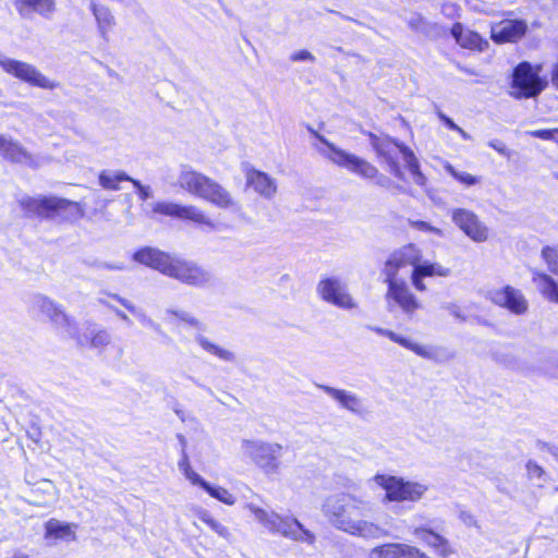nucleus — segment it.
<instances>
[{
  "instance_id": "60",
  "label": "nucleus",
  "mask_w": 558,
  "mask_h": 558,
  "mask_svg": "<svg viewBox=\"0 0 558 558\" xmlns=\"http://www.w3.org/2000/svg\"><path fill=\"white\" fill-rule=\"evenodd\" d=\"M547 450L550 454H553L558 460V447L548 446Z\"/></svg>"
},
{
  "instance_id": "55",
  "label": "nucleus",
  "mask_w": 558,
  "mask_h": 558,
  "mask_svg": "<svg viewBox=\"0 0 558 558\" xmlns=\"http://www.w3.org/2000/svg\"><path fill=\"white\" fill-rule=\"evenodd\" d=\"M550 81L553 86L558 90V62L554 63L551 66Z\"/></svg>"
},
{
  "instance_id": "5",
  "label": "nucleus",
  "mask_w": 558,
  "mask_h": 558,
  "mask_svg": "<svg viewBox=\"0 0 558 558\" xmlns=\"http://www.w3.org/2000/svg\"><path fill=\"white\" fill-rule=\"evenodd\" d=\"M19 204L27 216L60 218L66 221H74L84 216V209L80 203L57 196H23L19 199Z\"/></svg>"
},
{
  "instance_id": "38",
  "label": "nucleus",
  "mask_w": 558,
  "mask_h": 558,
  "mask_svg": "<svg viewBox=\"0 0 558 558\" xmlns=\"http://www.w3.org/2000/svg\"><path fill=\"white\" fill-rule=\"evenodd\" d=\"M542 257L546 262L549 271L558 276V253L556 248L549 246L544 247L542 250Z\"/></svg>"
},
{
  "instance_id": "27",
  "label": "nucleus",
  "mask_w": 558,
  "mask_h": 558,
  "mask_svg": "<svg viewBox=\"0 0 558 558\" xmlns=\"http://www.w3.org/2000/svg\"><path fill=\"white\" fill-rule=\"evenodd\" d=\"M413 535L425 543L427 546L432 547L437 554L442 557L449 556L452 554V548L449 542L438 533L426 529V527H414Z\"/></svg>"
},
{
  "instance_id": "51",
  "label": "nucleus",
  "mask_w": 558,
  "mask_h": 558,
  "mask_svg": "<svg viewBox=\"0 0 558 558\" xmlns=\"http://www.w3.org/2000/svg\"><path fill=\"white\" fill-rule=\"evenodd\" d=\"M105 295H107L109 299H112V300L117 301L118 303H120L129 312L134 306V304L131 301L126 300L125 298H123L117 293L106 292Z\"/></svg>"
},
{
  "instance_id": "34",
  "label": "nucleus",
  "mask_w": 558,
  "mask_h": 558,
  "mask_svg": "<svg viewBox=\"0 0 558 558\" xmlns=\"http://www.w3.org/2000/svg\"><path fill=\"white\" fill-rule=\"evenodd\" d=\"M131 180L132 178L121 170H102L98 177L99 185L109 191H118L121 182Z\"/></svg>"
},
{
  "instance_id": "53",
  "label": "nucleus",
  "mask_w": 558,
  "mask_h": 558,
  "mask_svg": "<svg viewBox=\"0 0 558 558\" xmlns=\"http://www.w3.org/2000/svg\"><path fill=\"white\" fill-rule=\"evenodd\" d=\"M488 145L492 148H494L496 151H498L500 155L507 156V157L509 156V150L502 142H500L498 140H494V141H490L488 143Z\"/></svg>"
},
{
  "instance_id": "18",
  "label": "nucleus",
  "mask_w": 558,
  "mask_h": 558,
  "mask_svg": "<svg viewBox=\"0 0 558 558\" xmlns=\"http://www.w3.org/2000/svg\"><path fill=\"white\" fill-rule=\"evenodd\" d=\"M488 295L494 304L506 307L517 315L524 314L527 311V301L523 293L511 286L489 291Z\"/></svg>"
},
{
  "instance_id": "32",
  "label": "nucleus",
  "mask_w": 558,
  "mask_h": 558,
  "mask_svg": "<svg viewBox=\"0 0 558 558\" xmlns=\"http://www.w3.org/2000/svg\"><path fill=\"white\" fill-rule=\"evenodd\" d=\"M195 341L205 352L215 355L223 362L234 363L236 361V355L233 351L214 343L202 333L195 336Z\"/></svg>"
},
{
  "instance_id": "11",
  "label": "nucleus",
  "mask_w": 558,
  "mask_h": 558,
  "mask_svg": "<svg viewBox=\"0 0 558 558\" xmlns=\"http://www.w3.org/2000/svg\"><path fill=\"white\" fill-rule=\"evenodd\" d=\"M0 68L8 74L36 87L52 90L59 86V83L49 80L33 64L11 59L2 52H0Z\"/></svg>"
},
{
  "instance_id": "2",
  "label": "nucleus",
  "mask_w": 558,
  "mask_h": 558,
  "mask_svg": "<svg viewBox=\"0 0 558 558\" xmlns=\"http://www.w3.org/2000/svg\"><path fill=\"white\" fill-rule=\"evenodd\" d=\"M421 258L420 251L413 244L403 246L393 252L386 260L381 270L385 276V282L391 283V281H400L397 279L398 271L405 266H413L411 281L417 291L426 290V286L423 282L424 277H448L450 275L449 268L439 264L421 263Z\"/></svg>"
},
{
  "instance_id": "57",
  "label": "nucleus",
  "mask_w": 558,
  "mask_h": 558,
  "mask_svg": "<svg viewBox=\"0 0 558 558\" xmlns=\"http://www.w3.org/2000/svg\"><path fill=\"white\" fill-rule=\"evenodd\" d=\"M376 333L378 335H381V336H385L387 338H389V335H391V330H388V329H384V328H380V327H373L372 328Z\"/></svg>"
},
{
  "instance_id": "47",
  "label": "nucleus",
  "mask_w": 558,
  "mask_h": 558,
  "mask_svg": "<svg viewBox=\"0 0 558 558\" xmlns=\"http://www.w3.org/2000/svg\"><path fill=\"white\" fill-rule=\"evenodd\" d=\"M389 339L396 343H399L403 348H407V349L413 351V352H414L415 347H421V344L414 343L411 340L407 339L405 337H402L393 331L391 332V335H389Z\"/></svg>"
},
{
  "instance_id": "46",
  "label": "nucleus",
  "mask_w": 558,
  "mask_h": 558,
  "mask_svg": "<svg viewBox=\"0 0 558 558\" xmlns=\"http://www.w3.org/2000/svg\"><path fill=\"white\" fill-rule=\"evenodd\" d=\"M410 223L416 230L424 231V232H432L437 235H442V231L439 228H436V227L429 225L428 222H425L422 220H412V221H410Z\"/></svg>"
},
{
  "instance_id": "29",
  "label": "nucleus",
  "mask_w": 558,
  "mask_h": 558,
  "mask_svg": "<svg viewBox=\"0 0 558 558\" xmlns=\"http://www.w3.org/2000/svg\"><path fill=\"white\" fill-rule=\"evenodd\" d=\"M45 527V539L48 545H56L58 541H72L75 538V533L71 525L57 519L47 521Z\"/></svg>"
},
{
  "instance_id": "13",
  "label": "nucleus",
  "mask_w": 558,
  "mask_h": 558,
  "mask_svg": "<svg viewBox=\"0 0 558 558\" xmlns=\"http://www.w3.org/2000/svg\"><path fill=\"white\" fill-rule=\"evenodd\" d=\"M318 296L342 310H353L357 303L348 291V286L337 277L322 279L316 288Z\"/></svg>"
},
{
  "instance_id": "10",
  "label": "nucleus",
  "mask_w": 558,
  "mask_h": 558,
  "mask_svg": "<svg viewBox=\"0 0 558 558\" xmlns=\"http://www.w3.org/2000/svg\"><path fill=\"white\" fill-rule=\"evenodd\" d=\"M547 86V81L539 77L538 70L534 71L527 62L520 63L513 71L511 96L514 98H533Z\"/></svg>"
},
{
  "instance_id": "45",
  "label": "nucleus",
  "mask_w": 558,
  "mask_h": 558,
  "mask_svg": "<svg viewBox=\"0 0 558 558\" xmlns=\"http://www.w3.org/2000/svg\"><path fill=\"white\" fill-rule=\"evenodd\" d=\"M134 187L136 189L137 191V194H138V197L142 199V201H146L148 198H151L153 197V191L150 189V186L148 185H143L141 183V181L138 180H135L132 178V180L130 181Z\"/></svg>"
},
{
  "instance_id": "58",
  "label": "nucleus",
  "mask_w": 558,
  "mask_h": 558,
  "mask_svg": "<svg viewBox=\"0 0 558 558\" xmlns=\"http://www.w3.org/2000/svg\"><path fill=\"white\" fill-rule=\"evenodd\" d=\"M462 519H463L464 523L468 525H472V524L476 523L475 519L471 514L462 513Z\"/></svg>"
},
{
  "instance_id": "63",
  "label": "nucleus",
  "mask_w": 558,
  "mask_h": 558,
  "mask_svg": "<svg viewBox=\"0 0 558 558\" xmlns=\"http://www.w3.org/2000/svg\"><path fill=\"white\" fill-rule=\"evenodd\" d=\"M187 379H189L190 381H192L194 385L198 386V387H204V386L201 384V381H199L197 378L193 377V376H187Z\"/></svg>"
},
{
  "instance_id": "59",
  "label": "nucleus",
  "mask_w": 558,
  "mask_h": 558,
  "mask_svg": "<svg viewBox=\"0 0 558 558\" xmlns=\"http://www.w3.org/2000/svg\"><path fill=\"white\" fill-rule=\"evenodd\" d=\"M454 131L458 132L461 135V137L465 141L471 138V136L464 130H462L459 125H458V129H456Z\"/></svg>"
},
{
  "instance_id": "3",
  "label": "nucleus",
  "mask_w": 558,
  "mask_h": 558,
  "mask_svg": "<svg viewBox=\"0 0 558 558\" xmlns=\"http://www.w3.org/2000/svg\"><path fill=\"white\" fill-rule=\"evenodd\" d=\"M369 142L377 157L388 166V170L398 179L403 180L404 173L399 165L398 157L402 156L405 167L413 177L415 184L425 185L426 178L420 170V163L414 153L403 143L387 136L368 134Z\"/></svg>"
},
{
  "instance_id": "28",
  "label": "nucleus",
  "mask_w": 558,
  "mask_h": 558,
  "mask_svg": "<svg viewBox=\"0 0 558 558\" xmlns=\"http://www.w3.org/2000/svg\"><path fill=\"white\" fill-rule=\"evenodd\" d=\"M57 500V490L53 483L49 480H41L32 489L27 502L37 507H50Z\"/></svg>"
},
{
  "instance_id": "56",
  "label": "nucleus",
  "mask_w": 558,
  "mask_h": 558,
  "mask_svg": "<svg viewBox=\"0 0 558 558\" xmlns=\"http://www.w3.org/2000/svg\"><path fill=\"white\" fill-rule=\"evenodd\" d=\"M438 117L450 130L454 131L458 129V125L453 122V120L447 117L445 113L438 112Z\"/></svg>"
},
{
  "instance_id": "52",
  "label": "nucleus",
  "mask_w": 558,
  "mask_h": 558,
  "mask_svg": "<svg viewBox=\"0 0 558 558\" xmlns=\"http://www.w3.org/2000/svg\"><path fill=\"white\" fill-rule=\"evenodd\" d=\"M179 470L182 472V474L191 469L189 456L186 453V449H181V459L178 462Z\"/></svg>"
},
{
  "instance_id": "62",
  "label": "nucleus",
  "mask_w": 558,
  "mask_h": 558,
  "mask_svg": "<svg viewBox=\"0 0 558 558\" xmlns=\"http://www.w3.org/2000/svg\"><path fill=\"white\" fill-rule=\"evenodd\" d=\"M449 310H450V313H451L452 315H454V316H456V317H458V318H461V315H460V313H459V310H458V307H457L456 305H451V306L449 307Z\"/></svg>"
},
{
  "instance_id": "54",
  "label": "nucleus",
  "mask_w": 558,
  "mask_h": 558,
  "mask_svg": "<svg viewBox=\"0 0 558 558\" xmlns=\"http://www.w3.org/2000/svg\"><path fill=\"white\" fill-rule=\"evenodd\" d=\"M97 267L100 268V269H108V270H124L125 269V266L122 263H107V262H104V263H99L97 265Z\"/></svg>"
},
{
  "instance_id": "36",
  "label": "nucleus",
  "mask_w": 558,
  "mask_h": 558,
  "mask_svg": "<svg viewBox=\"0 0 558 558\" xmlns=\"http://www.w3.org/2000/svg\"><path fill=\"white\" fill-rule=\"evenodd\" d=\"M196 515L218 536L225 539L230 537L228 527L225 526L220 521L216 520L207 510L198 508L196 509Z\"/></svg>"
},
{
  "instance_id": "42",
  "label": "nucleus",
  "mask_w": 558,
  "mask_h": 558,
  "mask_svg": "<svg viewBox=\"0 0 558 558\" xmlns=\"http://www.w3.org/2000/svg\"><path fill=\"white\" fill-rule=\"evenodd\" d=\"M98 302H99V304L106 306L108 310L113 312L128 326L132 325V320L130 319V317L123 311H121L120 308H118L117 306L111 304L109 300H107L105 298H99Z\"/></svg>"
},
{
  "instance_id": "43",
  "label": "nucleus",
  "mask_w": 558,
  "mask_h": 558,
  "mask_svg": "<svg viewBox=\"0 0 558 558\" xmlns=\"http://www.w3.org/2000/svg\"><path fill=\"white\" fill-rule=\"evenodd\" d=\"M527 134L533 136V137H536V138H541V140H545V141H556V142H558V130L557 129H553V130H534V131H529Z\"/></svg>"
},
{
  "instance_id": "44",
  "label": "nucleus",
  "mask_w": 558,
  "mask_h": 558,
  "mask_svg": "<svg viewBox=\"0 0 558 558\" xmlns=\"http://www.w3.org/2000/svg\"><path fill=\"white\" fill-rule=\"evenodd\" d=\"M185 478L195 486H199L203 489L207 486L208 482L205 481L198 473H196L192 468L183 473Z\"/></svg>"
},
{
  "instance_id": "37",
  "label": "nucleus",
  "mask_w": 558,
  "mask_h": 558,
  "mask_svg": "<svg viewBox=\"0 0 558 558\" xmlns=\"http://www.w3.org/2000/svg\"><path fill=\"white\" fill-rule=\"evenodd\" d=\"M210 497L221 501L225 505L232 506L235 504L236 498L226 488L220 486H214L210 483L204 488Z\"/></svg>"
},
{
  "instance_id": "21",
  "label": "nucleus",
  "mask_w": 558,
  "mask_h": 558,
  "mask_svg": "<svg viewBox=\"0 0 558 558\" xmlns=\"http://www.w3.org/2000/svg\"><path fill=\"white\" fill-rule=\"evenodd\" d=\"M13 7L24 20H33L35 15L49 20L57 11V0H13Z\"/></svg>"
},
{
  "instance_id": "20",
  "label": "nucleus",
  "mask_w": 558,
  "mask_h": 558,
  "mask_svg": "<svg viewBox=\"0 0 558 558\" xmlns=\"http://www.w3.org/2000/svg\"><path fill=\"white\" fill-rule=\"evenodd\" d=\"M526 31L527 24L523 20H504L492 25L490 38L497 44L515 43Z\"/></svg>"
},
{
  "instance_id": "31",
  "label": "nucleus",
  "mask_w": 558,
  "mask_h": 558,
  "mask_svg": "<svg viewBox=\"0 0 558 558\" xmlns=\"http://www.w3.org/2000/svg\"><path fill=\"white\" fill-rule=\"evenodd\" d=\"M77 342L83 347L104 349L110 344L111 335L105 328H87L86 331L77 338Z\"/></svg>"
},
{
  "instance_id": "50",
  "label": "nucleus",
  "mask_w": 558,
  "mask_h": 558,
  "mask_svg": "<svg viewBox=\"0 0 558 558\" xmlns=\"http://www.w3.org/2000/svg\"><path fill=\"white\" fill-rule=\"evenodd\" d=\"M425 24V21L423 19L422 15L420 14H413L409 20H408V25L414 29V31H421L423 28Z\"/></svg>"
},
{
  "instance_id": "15",
  "label": "nucleus",
  "mask_w": 558,
  "mask_h": 558,
  "mask_svg": "<svg viewBox=\"0 0 558 558\" xmlns=\"http://www.w3.org/2000/svg\"><path fill=\"white\" fill-rule=\"evenodd\" d=\"M451 219L453 223L472 241L482 243L488 239V228L472 210L454 208L451 210Z\"/></svg>"
},
{
  "instance_id": "17",
  "label": "nucleus",
  "mask_w": 558,
  "mask_h": 558,
  "mask_svg": "<svg viewBox=\"0 0 558 558\" xmlns=\"http://www.w3.org/2000/svg\"><path fill=\"white\" fill-rule=\"evenodd\" d=\"M0 156L12 163L37 168L39 162L19 141L7 134H0Z\"/></svg>"
},
{
  "instance_id": "25",
  "label": "nucleus",
  "mask_w": 558,
  "mask_h": 558,
  "mask_svg": "<svg viewBox=\"0 0 558 558\" xmlns=\"http://www.w3.org/2000/svg\"><path fill=\"white\" fill-rule=\"evenodd\" d=\"M246 185L259 196L271 199L277 193V182L266 172L248 168L245 172Z\"/></svg>"
},
{
  "instance_id": "41",
  "label": "nucleus",
  "mask_w": 558,
  "mask_h": 558,
  "mask_svg": "<svg viewBox=\"0 0 558 558\" xmlns=\"http://www.w3.org/2000/svg\"><path fill=\"white\" fill-rule=\"evenodd\" d=\"M130 313H132L143 325L148 326V327L155 329L156 331L159 330V325H157L153 319H150L146 315V313L143 310H141L140 307L134 305L131 308Z\"/></svg>"
},
{
  "instance_id": "26",
  "label": "nucleus",
  "mask_w": 558,
  "mask_h": 558,
  "mask_svg": "<svg viewBox=\"0 0 558 558\" xmlns=\"http://www.w3.org/2000/svg\"><path fill=\"white\" fill-rule=\"evenodd\" d=\"M451 35L456 43L465 49L484 51L488 47V41L480 34L465 28L461 23H454L451 27Z\"/></svg>"
},
{
  "instance_id": "9",
  "label": "nucleus",
  "mask_w": 558,
  "mask_h": 558,
  "mask_svg": "<svg viewBox=\"0 0 558 558\" xmlns=\"http://www.w3.org/2000/svg\"><path fill=\"white\" fill-rule=\"evenodd\" d=\"M241 451L267 474H275L280 466L282 447L276 442L259 439H243Z\"/></svg>"
},
{
  "instance_id": "35",
  "label": "nucleus",
  "mask_w": 558,
  "mask_h": 558,
  "mask_svg": "<svg viewBox=\"0 0 558 558\" xmlns=\"http://www.w3.org/2000/svg\"><path fill=\"white\" fill-rule=\"evenodd\" d=\"M414 353L437 363H444L453 357V354L444 348L423 344H421V347H415Z\"/></svg>"
},
{
  "instance_id": "40",
  "label": "nucleus",
  "mask_w": 558,
  "mask_h": 558,
  "mask_svg": "<svg viewBox=\"0 0 558 558\" xmlns=\"http://www.w3.org/2000/svg\"><path fill=\"white\" fill-rule=\"evenodd\" d=\"M168 313L175 316L177 318L186 323L190 326H193L199 330L204 329V325L189 312L178 311V310H169Z\"/></svg>"
},
{
  "instance_id": "22",
  "label": "nucleus",
  "mask_w": 558,
  "mask_h": 558,
  "mask_svg": "<svg viewBox=\"0 0 558 558\" xmlns=\"http://www.w3.org/2000/svg\"><path fill=\"white\" fill-rule=\"evenodd\" d=\"M387 284V299L392 300L404 314L412 316L421 307L420 302L410 291L404 280L391 281Z\"/></svg>"
},
{
  "instance_id": "49",
  "label": "nucleus",
  "mask_w": 558,
  "mask_h": 558,
  "mask_svg": "<svg viewBox=\"0 0 558 558\" xmlns=\"http://www.w3.org/2000/svg\"><path fill=\"white\" fill-rule=\"evenodd\" d=\"M526 470H527L530 477L541 478L544 474L543 468L533 461H529L526 463Z\"/></svg>"
},
{
  "instance_id": "12",
  "label": "nucleus",
  "mask_w": 558,
  "mask_h": 558,
  "mask_svg": "<svg viewBox=\"0 0 558 558\" xmlns=\"http://www.w3.org/2000/svg\"><path fill=\"white\" fill-rule=\"evenodd\" d=\"M167 276L190 287L202 288L211 282L213 276L195 262L173 256Z\"/></svg>"
},
{
  "instance_id": "1",
  "label": "nucleus",
  "mask_w": 558,
  "mask_h": 558,
  "mask_svg": "<svg viewBox=\"0 0 558 558\" xmlns=\"http://www.w3.org/2000/svg\"><path fill=\"white\" fill-rule=\"evenodd\" d=\"M369 509V501L345 493L327 497L322 506L323 513L337 530L363 538L381 537L383 527L362 519Z\"/></svg>"
},
{
  "instance_id": "23",
  "label": "nucleus",
  "mask_w": 558,
  "mask_h": 558,
  "mask_svg": "<svg viewBox=\"0 0 558 558\" xmlns=\"http://www.w3.org/2000/svg\"><path fill=\"white\" fill-rule=\"evenodd\" d=\"M173 256L154 247H144L135 252L133 258L167 276Z\"/></svg>"
},
{
  "instance_id": "24",
  "label": "nucleus",
  "mask_w": 558,
  "mask_h": 558,
  "mask_svg": "<svg viewBox=\"0 0 558 558\" xmlns=\"http://www.w3.org/2000/svg\"><path fill=\"white\" fill-rule=\"evenodd\" d=\"M368 558H429L414 546L390 543L373 548Z\"/></svg>"
},
{
  "instance_id": "33",
  "label": "nucleus",
  "mask_w": 558,
  "mask_h": 558,
  "mask_svg": "<svg viewBox=\"0 0 558 558\" xmlns=\"http://www.w3.org/2000/svg\"><path fill=\"white\" fill-rule=\"evenodd\" d=\"M533 282L545 299L558 303V284L550 276L534 270Z\"/></svg>"
},
{
  "instance_id": "61",
  "label": "nucleus",
  "mask_w": 558,
  "mask_h": 558,
  "mask_svg": "<svg viewBox=\"0 0 558 558\" xmlns=\"http://www.w3.org/2000/svg\"><path fill=\"white\" fill-rule=\"evenodd\" d=\"M177 438H178V440H179V442H180V445H181L182 449H183V448L185 449V448H186V445H187L186 438H185L183 435H181V434H179V435L177 436Z\"/></svg>"
},
{
  "instance_id": "19",
  "label": "nucleus",
  "mask_w": 558,
  "mask_h": 558,
  "mask_svg": "<svg viewBox=\"0 0 558 558\" xmlns=\"http://www.w3.org/2000/svg\"><path fill=\"white\" fill-rule=\"evenodd\" d=\"M33 306L46 315L58 328H62L70 336H74L75 328L70 317L52 300L39 294L34 296Z\"/></svg>"
},
{
  "instance_id": "14",
  "label": "nucleus",
  "mask_w": 558,
  "mask_h": 558,
  "mask_svg": "<svg viewBox=\"0 0 558 558\" xmlns=\"http://www.w3.org/2000/svg\"><path fill=\"white\" fill-rule=\"evenodd\" d=\"M153 211L162 216L189 220L211 229L215 228L214 221L201 208L194 205L162 201L153 205Z\"/></svg>"
},
{
  "instance_id": "8",
  "label": "nucleus",
  "mask_w": 558,
  "mask_h": 558,
  "mask_svg": "<svg viewBox=\"0 0 558 558\" xmlns=\"http://www.w3.org/2000/svg\"><path fill=\"white\" fill-rule=\"evenodd\" d=\"M373 481L385 489V501L390 502H417L428 490V486L422 482L407 481L393 475L376 474Z\"/></svg>"
},
{
  "instance_id": "7",
  "label": "nucleus",
  "mask_w": 558,
  "mask_h": 558,
  "mask_svg": "<svg viewBox=\"0 0 558 558\" xmlns=\"http://www.w3.org/2000/svg\"><path fill=\"white\" fill-rule=\"evenodd\" d=\"M246 508L265 529L270 533L313 545L316 541L315 535L304 527V525L294 518L281 517L274 511H266L253 504H247Z\"/></svg>"
},
{
  "instance_id": "6",
  "label": "nucleus",
  "mask_w": 558,
  "mask_h": 558,
  "mask_svg": "<svg viewBox=\"0 0 558 558\" xmlns=\"http://www.w3.org/2000/svg\"><path fill=\"white\" fill-rule=\"evenodd\" d=\"M310 132L326 147L322 148L315 145L316 149L320 155L329 159L331 162L336 163L339 167H342L365 180H374L377 179V183L384 185L386 178L379 173L378 169L367 161L356 155L350 154L343 149L338 148L336 145L330 143L325 136L319 134L313 129H310Z\"/></svg>"
},
{
  "instance_id": "48",
  "label": "nucleus",
  "mask_w": 558,
  "mask_h": 558,
  "mask_svg": "<svg viewBox=\"0 0 558 558\" xmlns=\"http://www.w3.org/2000/svg\"><path fill=\"white\" fill-rule=\"evenodd\" d=\"M290 60L293 62H299V61L314 62L315 57L308 50H299L290 56Z\"/></svg>"
},
{
  "instance_id": "4",
  "label": "nucleus",
  "mask_w": 558,
  "mask_h": 558,
  "mask_svg": "<svg viewBox=\"0 0 558 558\" xmlns=\"http://www.w3.org/2000/svg\"><path fill=\"white\" fill-rule=\"evenodd\" d=\"M178 185L186 193L205 199L221 209H231L238 204L222 185L187 165L180 168Z\"/></svg>"
},
{
  "instance_id": "30",
  "label": "nucleus",
  "mask_w": 558,
  "mask_h": 558,
  "mask_svg": "<svg viewBox=\"0 0 558 558\" xmlns=\"http://www.w3.org/2000/svg\"><path fill=\"white\" fill-rule=\"evenodd\" d=\"M90 9L97 22L100 36L105 40H108V35L116 25L114 15L112 14L109 8L101 4H97L94 1H92L90 3Z\"/></svg>"
},
{
  "instance_id": "39",
  "label": "nucleus",
  "mask_w": 558,
  "mask_h": 558,
  "mask_svg": "<svg viewBox=\"0 0 558 558\" xmlns=\"http://www.w3.org/2000/svg\"><path fill=\"white\" fill-rule=\"evenodd\" d=\"M446 169L454 179H457L459 182H461L462 184H464L466 186H472L480 182V178L472 175L471 173H468V172L457 171L450 165L447 166Z\"/></svg>"
},
{
  "instance_id": "16",
  "label": "nucleus",
  "mask_w": 558,
  "mask_h": 558,
  "mask_svg": "<svg viewBox=\"0 0 558 558\" xmlns=\"http://www.w3.org/2000/svg\"><path fill=\"white\" fill-rule=\"evenodd\" d=\"M316 386L336 401L341 409L356 416H364L369 413L365 400L357 393L327 385L317 384Z\"/></svg>"
}]
</instances>
